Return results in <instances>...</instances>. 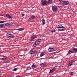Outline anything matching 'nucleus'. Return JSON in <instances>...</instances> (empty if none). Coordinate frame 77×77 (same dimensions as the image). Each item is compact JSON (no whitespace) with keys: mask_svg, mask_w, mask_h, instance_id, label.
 <instances>
[{"mask_svg":"<svg viewBox=\"0 0 77 77\" xmlns=\"http://www.w3.org/2000/svg\"><path fill=\"white\" fill-rule=\"evenodd\" d=\"M38 43H37L36 42H35V43H34V44H33V47H36V45H38Z\"/></svg>","mask_w":77,"mask_h":77,"instance_id":"obj_17","label":"nucleus"},{"mask_svg":"<svg viewBox=\"0 0 77 77\" xmlns=\"http://www.w3.org/2000/svg\"><path fill=\"white\" fill-rule=\"evenodd\" d=\"M48 50L50 52H51V51H54V49L51 48V47L49 48Z\"/></svg>","mask_w":77,"mask_h":77,"instance_id":"obj_10","label":"nucleus"},{"mask_svg":"<svg viewBox=\"0 0 77 77\" xmlns=\"http://www.w3.org/2000/svg\"><path fill=\"white\" fill-rule=\"evenodd\" d=\"M42 6H46L48 4V1L46 0H42L41 1Z\"/></svg>","mask_w":77,"mask_h":77,"instance_id":"obj_4","label":"nucleus"},{"mask_svg":"<svg viewBox=\"0 0 77 77\" xmlns=\"http://www.w3.org/2000/svg\"><path fill=\"white\" fill-rule=\"evenodd\" d=\"M7 57H8L4 56V57L1 58V60H3L4 61L5 60H6L7 59Z\"/></svg>","mask_w":77,"mask_h":77,"instance_id":"obj_11","label":"nucleus"},{"mask_svg":"<svg viewBox=\"0 0 77 77\" xmlns=\"http://www.w3.org/2000/svg\"><path fill=\"white\" fill-rule=\"evenodd\" d=\"M52 9L53 12L55 13L57 12V8L56 6H53L52 7Z\"/></svg>","mask_w":77,"mask_h":77,"instance_id":"obj_5","label":"nucleus"},{"mask_svg":"<svg viewBox=\"0 0 77 77\" xmlns=\"http://www.w3.org/2000/svg\"><path fill=\"white\" fill-rule=\"evenodd\" d=\"M74 53V51L72 50H69L68 51L67 54H70L71 53Z\"/></svg>","mask_w":77,"mask_h":77,"instance_id":"obj_9","label":"nucleus"},{"mask_svg":"<svg viewBox=\"0 0 77 77\" xmlns=\"http://www.w3.org/2000/svg\"><path fill=\"white\" fill-rule=\"evenodd\" d=\"M35 17L36 16L33 15H32L31 16V17L29 18V20H33L35 19Z\"/></svg>","mask_w":77,"mask_h":77,"instance_id":"obj_8","label":"nucleus"},{"mask_svg":"<svg viewBox=\"0 0 77 77\" xmlns=\"http://www.w3.org/2000/svg\"><path fill=\"white\" fill-rule=\"evenodd\" d=\"M17 68H14V69L13 71H17Z\"/></svg>","mask_w":77,"mask_h":77,"instance_id":"obj_32","label":"nucleus"},{"mask_svg":"<svg viewBox=\"0 0 77 77\" xmlns=\"http://www.w3.org/2000/svg\"><path fill=\"white\" fill-rule=\"evenodd\" d=\"M9 23V26H11L12 24L13 23L12 22H10Z\"/></svg>","mask_w":77,"mask_h":77,"instance_id":"obj_27","label":"nucleus"},{"mask_svg":"<svg viewBox=\"0 0 77 77\" xmlns=\"http://www.w3.org/2000/svg\"><path fill=\"white\" fill-rule=\"evenodd\" d=\"M74 62V61L73 60H72L69 62V64H68V66H71V65H73V63Z\"/></svg>","mask_w":77,"mask_h":77,"instance_id":"obj_6","label":"nucleus"},{"mask_svg":"<svg viewBox=\"0 0 77 77\" xmlns=\"http://www.w3.org/2000/svg\"><path fill=\"white\" fill-rule=\"evenodd\" d=\"M51 32H56V30L55 29H52L51 31Z\"/></svg>","mask_w":77,"mask_h":77,"instance_id":"obj_25","label":"nucleus"},{"mask_svg":"<svg viewBox=\"0 0 77 77\" xmlns=\"http://www.w3.org/2000/svg\"><path fill=\"white\" fill-rule=\"evenodd\" d=\"M56 69L55 68H54L52 69V71L54 72V71H55V70H56Z\"/></svg>","mask_w":77,"mask_h":77,"instance_id":"obj_30","label":"nucleus"},{"mask_svg":"<svg viewBox=\"0 0 77 77\" xmlns=\"http://www.w3.org/2000/svg\"><path fill=\"white\" fill-rule=\"evenodd\" d=\"M59 1H60V2H62V0H58Z\"/></svg>","mask_w":77,"mask_h":77,"instance_id":"obj_34","label":"nucleus"},{"mask_svg":"<svg viewBox=\"0 0 77 77\" xmlns=\"http://www.w3.org/2000/svg\"><path fill=\"white\" fill-rule=\"evenodd\" d=\"M40 66H46V64L45 63H43L40 64Z\"/></svg>","mask_w":77,"mask_h":77,"instance_id":"obj_16","label":"nucleus"},{"mask_svg":"<svg viewBox=\"0 0 77 77\" xmlns=\"http://www.w3.org/2000/svg\"><path fill=\"white\" fill-rule=\"evenodd\" d=\"M7 37L10 39H11L12 38H14V34L12 32H11L10 31L8 32L6 34Z\"/></svg>","mask_w":77,"mask_h":77,"instance_id":"obj_1","label":"nucleus"},{"mask_svg":"<svg viewBox=\"0 0 77 77\" xmlns=\"http://www.w3.org/2000/svg\"><path fill=\"white\" fill-rule=\"evenodd\" d=\"M53 71L52 70H50V72H49V73H52V72H53Z\"/></svg>","mask_w":77,"mask_h":77,"instance_id":"obj_28","label":"nucleus"},{"mask_svg":"<svg viewBox=\"0 0 77 77\" xmlns=\"http://www.w3.org/2000/svg\"><path fill=\"white\" fill-rule=\"evenodd\" d=\"M27 69L28 70H29V69H31V68L30 67H28L27 68Z\"/></svg>","mask_w":77,"mask_h":77,"instance_id":"obj_31","label":"nucleus"},{"mask_svg":"<svg viewBox=\"0 0 77 77\" xmlns=\"http://www.w3.org/2000/svg\"><path fill=\"white\" fill-rule=\"evenodd\" d=\"M60 29H62V28H60Z\"/></svg>","mask_w":77,"mask_h":77,"instance_id":"obj_35","label":"nucleus"},{"mask_svg":"<svg viewBox=\"0 0 77 77\" xmlns=\"http://www.w3.org/2000/svg\"><path fill=\"white\" fill-rule=\"evenodd\" d=\"M45 54L44 53H41L40 54V57H42V56H44Z\"/></svg>","mask_w":77,"mask_h":77,"instance_id":"obj_20","label":"nucleus"},{"mask_svg":"<svg viewBox=\"0 0 77 77\" xmlns=\"http://www.w3.org/2000/svg\"><path fill=\"white\" fill-rule=\"evenodd\" d=\"M6 17L7 18H9V19H12V17L10 16L8 14H6Z\"/></svg>","mask_w":77,"mask_h":77,"instance_id":"obj_12","label":"nucleus"},{"mask_svg":"<svg viewBox=\"0 0 77 77\" xmlns=\"http://www.w3.org/2000/svg\"><path fill=\"white\" fill-rule=\"evenodd\" d=\"M29 53H30V54H33V53H35V51L31 50L30 51Z\"/></svg>","mask_w":77,"mask_h":77,"instance_id":"obj_15","label":"nucleus"},{"mask_svg":"<svg viewBox=\"0 0 77 77\" xmlns=\"http://www.w3.org/2000/svg\"><path fill=\"white\" fill-rule=\"evenodd\" d=\"M22 15V17H24V15H25V14H23Z\"/></svg>","mask_w":77,"mask_h":77,"instance_id":"obj_33","label":"nucleus"},{"mask_svg":"<svg viewBox=\"0 0 77 77\" xmlns=\"http://www.w3.org/2000/svg\"><path fill=\"white\" fill-rule=\"evenodd\" d=\"M31 67L32 68H37V66L36 65L32 64Z\"/></svg>","mask_w":77,"mask_h":77,"instance_id":"obj_14","label":"nucleus"},{"mask_svg":"<svg viewBox=\"0 0 77 77\" xmlns=\"http://www.w3.org/2000/svg\"><path fill=\"white\" fill-rule=\"evenodd\" d=\"M5 24H1L0 23V28H2V27H3V26H4Z\"/></svg>","mask_w":77,"mask_h":77,"instance_id":"obj_22","label":"nucleus"},{"mask_svg":"<svg viewBox=\"0 0 77 77\" xmlns=\"http://www.w3.org/2000/svg\"><path fill=\"white\" fill-rule=\"evenodd\" d=\"M72 50L75 53H77V48H73L72 49Z\"/></svg>","mask_w":77,"mask_h":77,"instance_id":"obj_18","label":"nucleus"},{"mask_svg":"<svg viewBox=\"0 0 77 77\" xmlns=\"http://www.w3.org/2000/svg\"><path fill=\"white\" fill-rule=\"evenodd\" d=\"M52 0H48V3L49 4H51L52 3Z\"/></svg>","mask_w":77,"mask_h":77,"instance_id":"obj_21","label":"nucleus"},{"mask_svg":"<svg viewBox=\"0 0 77 77\" xmlns=\"http://www.w3.org/2000/svg\"><path fill=\"white\" fill-rule=\"evenodd\" d=\"M69 1H63L62 2V5L63 6H66L68 5H69Z\"/></svg>","mask_w":77,"mask_h":77,"instance_id":"obj_3","label":"nucleus"},{"mask_svg":"<svg viewBox=\"0 0 77 77\" xmlns=\"http://www.w3.org/2000/svg\"><path fill=\"white\" fill-rule=\"evenodd\" d=\"M38 36L37 35H32L31 37V39H30V40H33L34 39H35V38H36Z\"/></svg>","mask_w":77,"mask_h":77,"instance_id":"obj_7","label":"nucleus"},{"mask_svg":"<svg viewBox=\"0 0 77 77\" xmlns=\"http://www.w3.org/2000/svg\"><path fill=\"white\" fill-rule=\"evenodd\" d=\"M57 28L58 29L59 31H63L65 29V27L62 26L61 25H59Z\"/></svg>","mask_w":77,"mask_h":77,"instance_id":"obj_2","label":"nucleus"},{"mask_svg":"<svg viewBox=\"0 0 77 77\" xmlns=\"http://www.w3.org/2000/svg\"><path fill=\"white\" fill-rule=\"evenodd\" d=\"M5 21H0V23H5Z\"/></svg>","mask_w":77,"mask_h":77,"instance_id":"obj_29","label":"nucleus"},{"mask_svg":"<svg viewBox=\"0 0 77 77\" xmlns=\"http://www.w3.org/2000/svg\"><path fill=\"white\" fill-rule=\"evenodd\" d=\"M5 26L7 27H8V26H9V23H7L5 24Z\"/></svg>","mask_w":77,"mask_h":77,"instance_id":"obj_23","label":"nucleus"},{"mask_svg":"<svg viewBox=\"0 0 77 77\" xmlns=\"http://www.w3.org/2000/svg\"><path fill=\"white\" fill-rule=\"evenodd\" d=\"M24 29L23 28H19L17 29L18 30H19V31H21L22 30H23Z\"/></svg>","mask_w":77,"mask_h":77,"instance_id":"obj_19","label":"nucleus"},{"mask_svg":"<svg viewBox=\"0 0 77 77\" xmlns=\"http://www.w3.org/2000/svg\"><path fill=\"white\" fill-rule=\"evenodd\" d=\"M73 73H74L73 72H71L69 74L70 75H73Z\"/></svg>","mask_w":77,"mask_h":77,"instance_id":"obj_26","label":"nucleus"},{"mask_svg":"<svg viewBox=\"0 0 77 77\" xmlns=\"http://www.w3.org/2000/svg\"><path fill=\"white\" fill-rule=\"evenodd\" d=\"M42 23H43V25H44V24H45V20L44 19H43L42 20Z\"/></svg>","mask_w":77,"mask_h":77,"instance_id":"obj_24","label":"nucleus"},{"mask_svg":"<svg viewBox=\"0 0 77 77\" xmlns=\"http://www.w3.org/2000/svg\"><path fill=\"white\" fill-rule=\"evenodd\" d=\"M41 39H39L37 40L35 42L38 44H39V42H41Z\"/></svg>","mask_w":77,"mask_h":77,"instance_id":"obj_13","label":"nucleus"}]
</instances>
